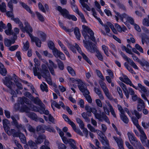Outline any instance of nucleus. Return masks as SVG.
<instances>
[{
	"label": "nucleus",
	"instance_id": "23",
	"mask_svg": "<svg viewBox=\"0 0 149 149\" xmlns=\"http://www.w3.org/2000/svg\"><path fill=\"white\" fill-rule=\"evenodd\" d=\"M26 115L31 119L36 121L37 120V116L33 112H29Z\"/></svg>",
	"mask_w": 149,
	"mask_h": 149
},
{
	"label": "nucleus",
	"instance_id": "21",
	"mask_svg": "<svg viewBox=\"0 0 149 149\" xmlns=\"http://www.w3.org/2000/svg\"><path fill=\"white\" fill-rule=\"evenodd\" d=\"M73 31L76 38L78 40H80L81 34L79 29L77 27H75L74 29L73 28Z\"/></svg>",
	"mask_w": 149,
	"mask_h": 149
},
{
	"label": "nucleus",
	"instance_id": "14",
	"mask_svg": "<svg viewBox=\"0 0 149 149\" xmlns=\"http://www.w3.org/2000/svg\"><path fill=\"white\" fill-rule=\"evenodd\" d=\"M113 138L117 143L119 149H124L123 146V142L121 138H118L115 136H113Z\"/></svg>",
	"mask_w": 149,
	"mask_h": 149
},
{
	"label": "nucleus",
	"instance_id": "39",
	"mask_svg": "<svg viewBox=\"0 0 149 149\" xmlns=\"http://www.w3.org/2000/svg\"><path fill=\"white\" fill-rule=\"evenodd\" d=\"M76 120L77 123L79 124V126L81 129L84 128V125L83 122L80 118H76Z\"/></svg>",
	"mask_w": 149,
	"mask_h": 149
},
{
	"label": "nucleus",
	"instance_id": "47",
	"mask_svg": "<svg viewBox=\"0 0 149 149\" xmlns=\"http://www.w3.org/2000/svg\"><path fill=\"white\" fill-rule=\"evenodd\" d=\"M4 43L5 45L7 47H9L11 45V40L6 38L4 39Z\"/></svg>",
	"mask_w": 149,
	"mask_h": 149
},
{
	"label": "nucleus",
	"instance_id": "27",
	"mask_svg": "<svg viewBox=\"0 0 149 149\" xmlns=\"http://www.w3.org/2000/svg\"><path fill=\"white\" fill-rule=\"evenodd\" d=\"M8 29L5 30V33L8 35H12V26L10 23H8L7 24Z\"/></svg>",
	"mask_w": 149,
	"mask_h": 149
},
{
	"label": "nucleus",
	"instance_id": "6",
	"mask_svg": "<svg viewBox=\"0 0 149 149\" xmlns=\"http://www.w3.org/2000/svg\"><path fill=\"white\" fill-rule=\"evenodd\" d=\"M11 132L13 134V136L14 137H19L22 142L24 144L26 143V138L25 135L19 131L16 132L14 129H11Z\"/></svg>",
	"mask_w": 149,
	"mask_h": 149
},
{
	"label": "nucleus",
	"instance_id": "29",
	"mask_svg": "<svg viewBox=\"0 0 149 149\" xmlns=\"http://www.w3.org/2000/svg\"><path fill=\"white\" fill-rule=\"evenodd\" d=\"M114 12L116 14V15L120 17L121 21L123 22V19L124 18H126L127 19V17L129 16L125 13H124L121 15L119 13L117 12L116 11H114Z\"/></svg>",
	"mask_w": 149,
	"mask_h": 149
},
{
	"label": "nucleus",
	"instance_id": "25",
	"mask_svg": "<svg viewBox=\"0 0 149 149\" xmlns=\"http://www.w3.org/2000/svg\"><path fill=\"white\" fill-rule=\"evenodd\" d=\"M11 20H13L14 22L17 24H19V26L20 27V29H23V26L22 23L20 21V19L18 18H14L13 17V18L11 19Z\"/></svg>",
	"mask_w": 149,
	"mask_h": 149
},
{
	"label": "nucleus",
	"instance_id": "43",
	"mask_svg": "<svg viewBox=\"0 0 149 149\" xmlns=\"http://www.w3.org/2000/svg\"><path fill=\"white\" fill-rule=\"evenodd\" d=\"M96 52V56L97 58L100 61H103V57L101 52H100L98 50Z\"/></svg>",
	"mask_w": 149,
	"mask_h": 149
},
{
	"label": "nucleus",
	"instance_id": "28",
	"mask_svg": "<svg viewBox=\"0 0 149 149\" xmlns=\"http://www.w3.org/2000/svg\"><path fill=\"white\" fill-rule=\"evenodd\" d=\"M94 114L95 117L97 119H100V117L101 113H97V110L95 108H92L91 111Z\"/></svg>",
	"mask_w": 149,
	"mask_h": 149
},
{
	"label": "nucleus",
	"instance_id": "49",
	"mask_svg": "<svg viewBox=\"0 0 149 149\" xmlns=\"http://www.w3.org/2000/svg\"><path fill=\"white\" fill-rule=\"evenodd\" d=\"M121 119L125 123L127 124L129 122V119L126 115H124L120 116Z\"/></svg>",
	"mask_w": 149,
	"mask_h": 149
},
{
	"label": "nucleus",
	"instance_id": "17",
	"mask_svg": "<svg viewBox=\"0 0 149 149\" xmlns=\"http://www.w3.org/2000/svg\"><path fill=\"white\" fill-rule=\"evenodd\" d=\"M101 122H102L104 120L106 122L109 124H110V121L107 117V116L105 113L102 112L101 113L100 117V119H98Z\"/></svg>",
	"mask_w": 149,
	"mask_h": 149
},
{
	"label": "nucleus",
	"instance_id": "1",
	"mask_svg": "<svg viewBox=\"0 0 149 149\" xmlns=\"http://www.w3.org/2000/svg\"><path fill=\"white\" fill-rule=\"evenodd\" d=\"M82 28V33L85 40H83L84 47L91 53L96 52L98 50L95 45L91 42L87 40L90 39L93 42L95 41L93 32L90 28L85 25H83Z\"/></svg>",
	"mask_w": 149,
	"mask_h": 149
},
{
	"label": "nucleus",
	"instance_id": "42",
	"mask_svg": "<svg viewBox=\"0 0 149 149\" xmlns=\"http://www.w3.org/2000/svg\"><path fill=\"white\" fill-rule=\"evenodd\" d=\"M67 69L69 72L72 76H75L76 75L74 71L70 66H68L67 67Z\"/></svg>",
	"mask_w": 149,
	"mask_h": 149
},
{
	"label": "nucleus",
	"instance_id": "46",
	"mask_svg": "<svg viewBox=\"0 0 149 149\" xmlns=\"http://www.w3.org/2000/svg\"><path fill=\"white\" fill-rule=\"evenodd\" d=\"M95 72L97 75L102 80L104 81L105 80L104 76L100 71L98 70H96Z\"/></svg>",
	"mask_w": 149,
	"mask_h": 149
},
{
	"label": "nucleus",
	"instance_id": "8",
	"mask_svg": "<svg viewBox=\"0 0 149 149\" xmlns=\"http://www.w3.org/2000/svg\"><path fill=\"white\" fill-rule=\"evenodd\" d=\"M100 85L104 93L106 96L109 99H112V97L110 95L105 83L102 81L100 82Z\"/></svg>",
	"mask_w": 149,
	"mask_h": 149
},
{
	"label": "nucleus",
	"instance_id": "58",
	"mask_svg": "<svg viewBox=\"0 0 149 149\" xmlns=\"http://www.w3.org/2000/svg\"><path fill=\"white\" fill-rule=\"evenodd\" d=\"M102 49L104 51L105 54L107 56H109V52H108V48L107 47L104 45L102 46Z\"/></svg>",
	"mask_w": 149,
	"mask_h": 149
},
{
	"label": "nucleus",
	"instance_id": "35",
	"mask_svg": "<svg viewBox=\"0 0 149 149\" xmlns=\"http://www.w3.org/2000/svg\"><path fill=\"white\" fill-rule=\"evenodd\" d=\"M30 109L25 105L22 106L20 108V111L22 112H25L27 113L29 112Z\"/></svg>",
	"mask_w": 149,
	"mask_h": 149
},
{
	"label": "nucleus",
	"instance_id": "20",
	"mask_svg": "<svg viewBox=\"0 0 149 149\" xmlns=\"http://www.w3.org/2000/svg\"><path fill=\"white\" fill-rule=\"evenodd\" d=\"M19 102L21 104H23L24 103L26 104H28L29 103V99L27 98L24 97H19Z\"/></svg>",
	"mask_w": 149,
	"mask_h": 149
},
{
	"label": "nucleus",
	"instance_id": "38",
	"mask_svg": "<svg viewBox=\"0 0 149 149\" xmlns=\"http://www.w3.org/2000/svg\"><path fill=\"white\" fill-rule=\"evenodd\" d=\"M36 130L37 132H40L42 133H44L45 132V128H44V125H38L36 127Z\"/></svg>",
	"mask_w": 149,
	"mask_h": 149
},
{
	"label": "nucleus",
	"instance_id": "48",
	"mask_svg": "<svg viewBox=\"0 0 149 149\" xmlns=\"http://www.w3.org/2000/svg\"><path fill=\"white\" fill-rule=\"evenodd\" d=\"M140 137L142 143V144H144L147 139V137L145 134L140 135Z\"/></svg>",
	"mask_w": 149,
	"mask_h": 149
},
{
	"label": "nucleus",
	"instance_id": "7",
	"mask_svg": "<svg viewBox=\"0 0 149 149\" xmlns=\"http://www.w3.org/2000/svg\"><path fill=\"white\" fill-rule=\"evenodd\" d=\"M127 134L130 142L134 147L136 146L140 142L137 140L132 133L128 132Z\"/></svg>",
	"mask_w": 149,
	"mask_h": 149
},
{
	"label": "nucleus",
	"instance_id": "31",
	"mask_svg": "<svg viewBox=\"0 0 149 149\" xmlns=\"http://www.w3.org/2000/svg\"><path fill=\"white\" fill-rule=\"evenodd\" d=\"M3 128L6 132H8L10 128L8 126V120L7 119H4L3 120Z\"/></svg>",
	"mask_w": 149,
	"mask_h": 149
},
{
	"label": "nucleus",
	"instance_id": "13",
	"mask_svg": "<svg viewBox=\"0 0 149 149\" xmlns=\"http://www.w3.org/2000/svg\"><path fill=\"white\" fill-rule=\"evenodd\" d=\"M57 10L60 12L61 15L64 17L67 18L68 17V16L70 15L69 13L66 9L65 8L62 9L61 6H58L57 8Z\"/></svg>",
	"mask_w": 149,
	"mask_h": 149
},
{
	"label": "nucleus",
	"instance_id": "53",
	"mask_svg": "<svg viewBox=\"0 0 149 149\" xmlns=\"http://www.w3.org/2000/svg\"><path fill=\"white\" fill-rule=\"evenodd\" d=\"M36 13L38 19L41 22H43L44 19L43 16L38 12H36Z\"/></svg>",
	"mask_w": 149,
	"mask_h": 149
},
{
	"label": "nucleus",
	"instance_id": "22",
	"mask_svg": "<svg viewBox=\"0 0 149 149\" xmlns=\"http://www.w3.org/2000/svg\"><path fill=\"white\" fill-rule=\"evenodd\" d=\"M59 24L60 26L66 32L69 33H70L73 31V28H72L71 29H69L66 28L65 26H63V24L61 21H59Z\"/></svg>",
	"mask_w": 149,
	"mask_h": 149
},
{
	"label": "nucleus",
	"instance_id": "36",
	"mask_svg": "<svg viewBox=\"0 0 149 149\" xmlns=\"http://www.w3.org/2000/svg\"><path fill=\"white\" fill-rule=\"evenodd\" d=\"M43 84H41L40 85V88L41 89L42 91H45L46 92H47L48 91V87L47 85L46 84L44 83H42Z\"/></svg>",
	"mask_w": 149,
	"mask_h": 149
},
{
	"label": "nucleus",
	"instance_id": "40",
	"mask_svg": "<svg viewBox=\"0 0 149 149\" xmlns=\"http://www.w3.org/2000/svg\"><path fill=\"white\" fill-rule=\"evenodd\" d=\"M76 13L77 14L81 17V20L82 22H83L86 23V21L85 18L84 16V14L79 10Z\"/></svg>",
	"mask_w": 149,
	"mask_h": 149
},
{
	"label": "nucleus",
	"instance_id": "2",
	"mask_svg": "<svg viewBox=\"0 0 149 149\" xmlns=\"http://www.w3.org/2000/svg\"><path fill=\"white\" fill-rule=\"evenodd\" d=\"M25 24L26 26L24 28L23 27V29H21L22 31L24 32L25 31L27 33H28L32 41L35 42L37 47H41V40L38 38L33 36L30 33V32H32L33 31L32 27L29 24L28 22H25Z\"/></svg>",
	"mask_w": 149,
	"mask_h": 149
},
{
	"label": "nucleus",
	"instance_id": "15",
	"mask_svg": "<svg viewBox=\"0 0 149 149\" xmlns=\"http://www.w3.org/2000/svg\"><path fill=\"white\" fill-rule=\"evenodd\" d=\"M113 138L117 143L119 149H124L123 146V142L121 138H118L115 136H113Z\"/></svg>",
	"mask_w": 149,
	"mask_h": 149
},
{
	"label": "nucleus",
	"instance_id": "11",
	"mask_svg": "<svg viewBox=\"0 0 149 149\" xmlns=\"http://www.w3.org/2000/svg\"><path fill=\"white\" fill-rule=\"evenodd\" d=\"M146 107L145 104L143 101L140 98H139L138 99L136 111L138 112L141 111L143 108Z\"/></svg>",
	"mask_w": 149,
	"mask_h": 149
},
{
	"label": "nucleus",
	"instance_id": "30",
	"mask_svg": "<svg viewBox=\"0 0 149 149\" xmlns=\"http://www.w3.org/2000/svg\"><path fill=\"white\" fill-rule=\"evenodd\" d=\"M94 89L95 92L98 95L99 98L102 100H103L104 98V97L100 89L95 87H94Z\"/></svg>",
	"mask_w": 149,
	"mask_h": 149
},
{
	"label": "nucleus",
	"instance_id": "56",
	"mask_svg": "<svg viewBox=\"0 0 149 149\" xmlns=\"http://www.w3.org/2000/svg\"><path fill=\"white\" fill-rule=\"evenodd\" d=\"M44 128L45 130H47L50 132H54L55 131L54 128L52 127H50L49 126L44 125Z\"/></svg>",
	"mask_w": 149,
	"mask_h": 149
},
{
	"label": "nucleus",
	"instance_id": "51",
	"mask_svg": "<svg viewBox=\"0 0 149 149\" xmlns=\"http://www.w3.org/2000/svg\"><path fill=\"white\" fill-rule=\"evenodd\" d=\"M100 140L103 145L105 146L109 145V141L106 137H104L103 139H102Z\"/></svg>",
	"mask_w": 149,
	"mask_h": 149
},
{
	"label": "nucleus",
	"instance_id": "57",
	"mask_svg": "<svg viewBox=\"0 0 149 149\" xmlns=\"http://www.w3.org/2000/svg\"><path fill=\"white\" fill-rule=\"evenodd\" d=\"M39 34L41 36L42 41H45L46 39V35L41 31H40Z\"/></svg>",
	"mask_w": 149,
	"mask_h": 149
},
{
	"label": "nucleus",
	"instance_id": "55",
	"mask_svg": "<svg viewBox=\"0 0 149 149\" xmlns=\"http://www.w3.org/2000/svg\"><path fill=\"white\" fill-rule=\"evenodd\" d=\"M134 68L138 70L139 68L135 63L133 62L132 60L130 59L128 62Z\"/></svg>",
	"mask_w": 149,
	"mask_h": 149
},
{
	"label": "nucleus",
	"instance_id": "50",
	"mask_svg": "<svg viewBox=\"0 0 149 149\" xmlns=\"http://www.w3.org/2000/svg\"><path fill=\"white\" fill-rule=\"evenodd\" d=\"M49 65L48 66V68H54V69H56L57 67V65L51 60H49Z\"/></svg>",
	"mask_w": 149,
	"mask_h": 149
},
{
	"label": "nucleus",
	"instance_id": "52",
	"mask_svg": "<svg viewBox=\"0 0 149 149\" xmlns=\"http://www.w3.org/2000/svg\"><path fill=\"white\" fill-rule=\"evenodd\" d=\"M108 106L109 108V109L110 110V111L111 114L115 118H116V114H115V113L114 111V110L113 107H112L111 105L110 104H108Z\"/></svg>",
	"mask_w": 149,
	"mask_h": 149
},
{
	"label": "nucleus",
	"instance_id": "5",
	"mask_svg": "<svg viewBox=\"0 0 149 149\" xmlns=\"http://www.w3.org/2000/svg\"><path fill=\"white\" fill-rule=\"evenodd\" d=\"M133 115H134L136 118L135 116H132L131 117L132 121L133 122L134 124L136 127H139L140 125L138 123V119L141 118L142 116V114H140L135 109L133 111H131Z\"/></svg>",
	"mask_w": 149,
	"mask_h": 149
},
{
	"label": "nucleus",
	"instance_id": "64",
	"mask_svg": "<svg viewBox=\"0 0 149 149\" xmlns=\"http://www.w3.org/2000/svg\"><path fill=\"white\" fill-rule=\"evenodd\" d=\"M30 107L31 110L32 111H38V108L36 106H34L33 104H31Z\"/></svg>",
	"mask_w": 149,
	"mask_h": 149
},
{
	"label": "nucleus",
	"instance_id": "61",
	"mask_svg": "<svg viewBox=\"0 0 149 149\" xmlns=\"http://www.w3.org/2000/svg\"><path fill=\"white\" fill-rule=\"evenodd\" d=\"M88 128L92 132H97V130H96L94 127L92 126L90 124H88L87 125Z\"/></svg>",
	"mask_w": 149,
	"mask_h": 149
},
{
	"label": "nucleus",
	"instance_id": "60",
	"mask_svg": "<svg viewBox=\"0 0 149 149\" xmlns=\"http://www.w3.org/2000/svg\"><path fill=\"white\" fill-rule=\"evenodd\" d=\"M48 45L49 49L52 50L55 48L54 46V43L51 41H49L48 42Z\"/></svg>",
	"mask_w": 149,
	"mask_h": 149
},
{
	"label": "nucleus",
	"instance_id": "41",
	"mask_svg": "<svg viewBox=\"0 0 149 149\" xmlns=\"http://www.w3.org/2000/svg\"><path fill=\"white\" fill-rule=\"evenodd\" d=\"M70 145L71 147V149H77V148L75 145V142L73 139H70Z\"/></svg>",
	"mask_w": 149,
	"mask_h": 149
},
{
	"label": "nucleus",
	"instance_id": "12",
	"mask_svg": "<svg viewBox=\"0 0 149 149\" xmlns=\"http://www.w3.org/2000/svg\"><path fill=\"white\" fill-rule=\"evenodd\" d=\"M124 78H123L122 77H120V79L122 81L126 83L127 84H129L130 86H132L135 89H137V88L136 86H134L132 82L130 79L127 77L126 75H124Z\"/></svg>",
	"mask_w": 149,
	"mask_h": 149
},
{
	"label": "nucleus",
	"instance_id": "34",
	"mask_svg": "<svg viewBox=\"0 0 149 149\" xmlns=\"http://www.w3.org/2000/svg\"><path fill=\"white\" fill-rule=\"evenodd\" d=\"M33 99V101L35 104L38 105L40 106L44 105V104L42 103L38 97H37Z\"/></svg>",
	"mask_w": 149,
	"mask_h": 149
},
{
	"label": "nucleus",
	"instance_id": "16",
	"mask_svg": "<svg viewBox=\"0 0 149 149\" xmlns=\"http://www.w3.org/2000/svg\"><path fill=\"white\" fill-rule=\"evenodd\" d=\"M46 138L44 134H40L35 140V142L37 144H41L43 142V140L46 139Z\"/></svg>",
	"mask_w": 149,
	"mask_h": 149
},
{
	"label": "nucleus",
	"instance_id": "26",
	"mask_svg": "<svg viewBox=\"0 0 149 149\" xmlns=\"http://www.w3.org/2000/svg\"><path fill=\"white\" fill-rule=\"evenodd\" d=\"M88 0H80V2L84 8H85L87 10L90 11L91 9L88 5L86 4L85 2H88Z\"/></svg>",
	"mask_w": 149,
	"mask_h": 149
},
{
	"label": "nucleus",
	"instance_id": "37",
	"mask_svg": "<svg viewBox=\"0 0 149 149\" xmlns=\"http://www.w3.org/2000/svg\"><path fill=\"white\" fill-rule=\"evenodd\" d=\"M26 126L28 130L30 132L34 133L35 132L36 129L35 128L32 127L31 125L29 124H27Z\"/></svg>",
	"mask_w": 149,
	"mask_h": 149
},
{
	"label": "nucleus",
	"instance_id": "18",
	"mask_svg": "<svg viewBox=\"0 0 149 149\" xmlns=\"http://www.w3.org/2000/svg\"><path fill=\"white\" fill-rule=\"evenodd\" d=\"M136 87L137 88V89H136L139 90L141 93H146L147 92V90L146 87L140 83H138V86Z\"/></svg>",
	"mask_w": 149,
	"mask_h": 149
},
{
	"label": "nucleus",
	"instance_id": "3",
	"mask_svg": "<svg viewBox=\"0 0 149 149\" xmlns=\"http://www.w3.org/2000/svg\"><path fill=\"white\" fill-rule=\"evenodd\" d=\"M78 88L80 91L83 93V95L86 100L90 103L92 102V100L90 96L89 95L90 93L87 90L86 87L82 83H80Z\"/></svg>",
	"mask_w": 149,
	"mask_h": 149
},
{
	"label": "nucleus",
	"instance_id": "33",
	"mask_svg": "<svg viewBox=\"0 0 149 149\" xmlns=\"http://www.w3.org/2000/svg\"><path fill=\"white\" fill-rule=\"evenodd\" d=\"M56 61L57 62L58 67L59 69L62 70L64 68V65L63 62L59 59H57L56 60Z\"/></svg>",
	"mask_w": 149,
	"mask_h": 149
},
{
	"label": "nucleus",
	"instance_id": "4",
	"mask_svg": "<svg viewBox=\"0 0 149 149\" xmlns=\"http://www.w3.org/2000/svg\"><path fill=\"white\" fill-rule=\"evenodd\" d=\"M11 79L8 77H6L5 78V79L4 80L3 83L8 88H10L11 91L10 93L12 95V96H14V97H17V95L15 91L13 90L12 89L11 86L13 84L11 81Z\"/></svg>",
	"mask_w": 149,
	"mask_h": 149
},
{
	"label": "nucleus",
	"instance_id": "19",
	"mask_svg": "<svg viewBox=\"0 0 149 149\" xmlns=\"http://www.w3.org/2000/svg\"><path fill=\"white\" fill-rule=\"evenodd\" d=\"M37 144L36 142L31 140H29L27 143V146H29L31 149H37L38 148Z\"/></svg>",
	"mask_w": 149,
	"mask_h": 149
},
{
	"label": "nucleus",
	"instance_id": "45",
	"mask_svg": "<svg viewBox=\"0 0 149 149\" xmlns=\"http://www.w3.org/2000/svg\"><path fill=\"white\" fill-rule=\"evenodd\" d=\"M139 63L142 66H146L147 68H149V63L146 61H143L140 60L139 61Z\"/></svg>",
	"mask_w": 149,
	"mask_h": 149
},
{
	"label": "nucleus",
	"instance_id": "44",
	"mask_svg": "<svg viewBox=\"0 0 149 149\" xmlns=\"http://www.w3.org/2000/svg\"><path fill=\"white\" fill-rule=\"evenodd\" d=\"M6 6L5 3L2 2L1 5L0 4V10L3 13L6 12Z\"/></svg>",
	"mask_w": 149,
	"mask_h": 149
},
{
	"label": "nucleus",
	"instance_id": "10",
	"mask_svg": "<svg viewBox=\"0 0 149 149\" xmlns=\"http://www.w3.org/2000/svg\"><path fill=\"white\" fill-rule=\"evenodd\" d=\"M42 77L45 79H47V77H49L50 74L46 65L45 64L42 65Z\"/></svg>",
	"mask_w": 149,
	"mask_h": 149
},
{
	"label": "nucleus",
	"instance_id": "32",
	"mask_svg": "<svg viewBox=\"0 0 149 149\" xmlns=\"http://www.w3.org/2000/svg\"><path fill=\"white\" fill-rule=\"evenodd\" d=\"M13 30L14 31H12V35L14 37L15 39H17V35L19 33V30L18 28L16 27Z\"/></svg>",
	"mask_w": 149,
	"mask_h": 149
},
{
	"label": "nucleus",
	"instance_id": "59",
	"mask_svg": "<svg viewBox=\"0 0 149 149\" xmlns=\"http://www.w3.org/2000/svg\"><path fill=\"white\" fill-rule=\"evenodd\" d=\"M117 4L118 7L121 9L125 11L126 10V8L124 5L120 3L118 0V2L116 3Z\"/></svg>",
	"mask_w": 149,
	"mask_h": 149
},
{
	"label": "nucleus",
	"instance_id": "24",
	"mask_svg": "<svg viewBox=\"0 0 149 149\" xmlns=\"http://www.w3.org/2000/svg\"><path fill=\"white\" fill-rule=\"evenodd\" d=\"M6 73V70L3 65L0 62V73L3 76H5Z\"/></svg>",
	"mask_w": 149,
	"mask_h": 149
},
{
	"label": "nucleus",
	"instance_id": "9",
	"mask_svg": "<svg viewBox=\"0 0 149 149\" xmlns=\"http://www.w3.org/2000/svg\"><path fill=\"white\" fill-rule=\"evenodd\" d=\"M52 50L53 54L55 57L56 58L59 57L62 60L65 59V57L64 54L62 52L58 50L57 49L55 48Z\"/></svg>",
	"mask_w": 149,
	"mask_h": 149
},
{
	"label": "nucleus",
	"instance_id": "63",
	"mask_svg": "<svg viewBox=\"0 0 149 149\" xmlns=\"http://www.w3.org/2000/svg\"><path fill=\"white\" fill-rule=\"evenodd\" d=\"M143 24L146 26H149V19H144L143 21Z\"/></svg>",
	"mask_w": 149,
	"mask_h": 149
},
{
	"label": "nucleus",
	"instance_id": "62",
	"mask_svg": "<svg viewBox=\"0 0 149 149\" xmlns=\"http://www.w3.org/2000/svg\"><path fill=\"white\" fill-rule=\"evenodd\" d=\"M15 83L17 87L20 90H22L23 89L21 83L19 82L17 80H14Z\"/></svg>",
	"mask_w": 149,
	"mask_h": 149
},
{
	"label": "nucleus",
	"instance_id": "54",
	"mask_svg": "<svg viewBox=\"0 0 149 149\" xmlns=\"http://www.w3.org/2000/svg\"><path fill=\"white\" fill-rule=\"evenodd\" d=\"M29 42L26 41L25 44L24 43V45L22 49L24 51H26L29 48Z\"/></svg>",
	"mask_w": 149,
	"mask_h": 149
}]
</instances>
